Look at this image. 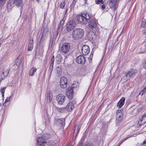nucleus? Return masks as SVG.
<instances>
[{
  "mask_svg": "<svg viewBox=\"0 0 146 146\" xmlns=\"http://www.w3.org/2000/svg\"><path fill=\"white\" fill-rule=\"evenodd\" d=\"M91 17L90 14H84L82 15H78L77 17V19L79 23L85 24L87 23L88 20L90 19Z\"/></svg>",
  "mask_w": 146,
  "mask_h": 146,
  "instance_id": "obj_1",
  "label": "nucleus"
},
{
  "mask_svg": "<svg viewBox=\"0 0 146 146\" xmlns=\"http://www.w3.org/2000/svg\"><path fill=\"white\" fill-rule=\"evenodd\" d=\"M83 30L80 28H78L73 30L72 33V37L74 39H77L80 38L84 35Z\"/></svg>",
  "mask_w": 146,
  "mask_h": 146,
  "instance_id": "obj_2",
  "label": "nucleus"
},
{
  "mask_svg": "<svg viewBox=\"0 0 146 146\" xmlns=\"http://www.w3.org/2000/svg\"><path fill=\"white\" fill-rule=\"evenodd\" d=\"M77 87L74 86L71 87H69L66 90V95L68 98L70 99H72L73 97V93L74 90L76 89V90H77L78 89L77 87L79 84L77 82Z\"/></svg>",
  "mask_w": 146,
  "mask_h": 146,
  "instance_id": "obj_3",
  "label": "nucleus"
},
{
  "mask_svg": "<svg viewBox=\"0 0 146 146\" xmlns=\"http://www.w3.org/2000/svg\"><path fill=\"white\" fill-rule=\"evenodd\" d=\"M76 25L75 21L74 20L70 21L67 24L66 29L68 32H70L74 29Z\"/></svg>",
  "mask_w": 146,
  "mask_h": 146,
  "instance_id": "obj_4",
  "label": "nucleus"
},
{
  "mask_svg": "<svg viewBox=\"0 0 146 146\" xmlns=\"http://www.w3.org/2000/svg\"><path fill=\"white\" fill-rule=\"evenodd\" d=\"M56 100L59 104H63L66 100L65 96L63 94H59L56 96Z\"/></svg>",
  "mask_w": 146,
  "mask_h": 146,
  "instance_id": "obj_5",
  "label": "nucleus"
},
{
  "mask_svg": "<svg viewBox=\"0 0 146 146\" xmlns=\"http://www.w3.org/2000/svg\"><path fill=\"white\" fill-rule=\"evenodd\" d=\"M70 46L68 43H63L61 48V51L64 53L67 52L69 50Z\"/></svg>",
  "mask_w": 146,
  "mask_h": 146,
  "instance_id": "obj_6",
  "label": "nucleus"
},
{
  "mask_svg": "<svg viewBox=\"0 0 146 146\" xmlns=\"http://www.w3.org/2000/svg\"><path fill=\"white\" fill-rule=\"evenodd\" d=\"M49 32V30L47 28L44 29L40 36V40L44 41L47 37Z\"/></svg>",
  "mask_w": 146,
  "mask_h": 146,
  "instance_id": "obj_7",
  "label": "nucleus"
},
{
  "mask_svg": "<svg viewBox=\"0 0 146 146\" xmlns=\"http://www.w3.org/2000/svg\"><path fill=\"white\" fill-rule=\"evenodd\" d=\"M76 103L75 101L72 102L69 101L68 104L66 106L65 109L68 111H70L72 110L74 108V105Z\"/></svg>",
  "mask_w": 146,
  "mask_h": 146,
  "instance_id": "obj_8",
  "label": "nucleus"
},
{
  "mask_svg": "<svg viewBox=\"0 0 146 146\" xmlns=\"http://www.w3.org/2000/svg\"><path fill=\"white\" fill-rule=\"evenodd\" d=\"M82 52L83 55H87L90 52V48L88 46L86 45H83L82 48Z\"/></svg>",
  "mask_w": 146,
  "mask_h": 146,
  "instance_id": "obj_9",
  "label": "nucleus"
},
{
  "mask_svg": "<svg viewBox=\"0 0 146 146\" xmlns=\"http://www.w3.org/2000/svg\"><path fill=\"white\" fill-rule=\"evenodd\" d=\"M86 61L85 58L82 55H80L76 58V61L78 64H83Z\"/></svg>",
  "mask_w": 146,
  "mask_h": 146,
  "instance_id": "obj_10",
  "label": "nucleus"
},
{
  "mask_svg": "<svg viewBox=\"0 0 146 146\" xmlns=\"http://www.w3.org/2000/svg\"><path fill=\"white\" fill-rule=\"evenodd\" d=\"M60 83L62 88H64L66 87L67 81L65 77H62L60 78Z\"/></svg>",
  "mask_w": 146,
  "mask_h": 146,
  "instance_id": "obj_11",
  "label": "nucleus"
},
{
  "mask_svg": "<svg viewBox=\"0 0 146 146\" xmlns=\"http://www.w3.org/2000/svg\"><path fill=\"white\" fill-rule=\"evenodd\" d=\"M123 117V114L121 110H118L116 115V119L119 121H120Z\"/></svg>",
  "mask_w": 146,
  "mask_h": 146,
  "instance_id": "obj_12",
  "label": "nucleus"
},
{
  "mask_svg": "<svg viewBox=\"0 0 146 146\" xmlns=\"http://www.w3.org/2000/svg\"><path fill=\"white\" fill-rule=\"evenodd\" d=\"M110 1L108 4V6L111 8L115 9L116 8L117 0H109Z\"/></svg>",
  "mask_w": 146,
  "mask_h": 146,
  "instance_id": "obj_13",
  "label": "nucleus"
},
{
  "mask_svg": "<svg viewBox=\"0 0 146 146\" xmlns=\"http://www.w3.org/2000/svg\"><path fill=\"white\" fill-rule=\"evenodd\" d=\"M14 3L13 0H9L8 2L7 9L8 12L10 11L12 9V8L14 6Z\"/></svg>",
  "mask_w": 146,
  "mask_h": 146,
  "instance_id": "obj_14",
  "label": "nucleus"
},
{
  "mask_svg": "<svg viewBox=\"0 0 146 146\" xmlns=\"http://www.w3.org/2000/svg\"><path fill=\"white\" fill-rule=\"evenodd\" d=\"M65 119L64 118H61L57 119L55 122L57 126H62L65 124Z\"/></svg>",
  "mask_w": 146,
  "mask_h": 146,
  "instance_id": "obj_15",
  "label": "nucleus"
},
{
  "mask_svg": "<svg viewBox=\"0 0 146 146\" xmlns=\"http://www.w3.org/2000/svg\"><path fill=\"white\" fill-rule=\"evenodd\" d=\"M127 73L130 78L134 77L136 75L137 73V71L134 69H131L130 71L127 72Z\"/></svg>",
  "mask_w": 146,
  "mask_h": 146,
  "instance_id": "obj_16",
  "label": "nucleus"
},
{
  "mask_svg": "<svg viewBox=\"0 0 146 146\" xmlns=\"http://www.w3.org/2000/svg\"><path fill=\"white\" fill-rule=\"evenodd\" d=\"M142 117V118L138 121L139 124L140 125H143L146 123V114H144Z\"/></svg>",
  "mask_w": 146,
  "mask_h": 146,
  "instance_id": "obj_17",
  "label": "nucleus"
},
{
  "mask_svg": "<svg viewBox=\"0 0 146 146\" xmlns=\"http://www.w3.org/2000/svg\"><path fill=\"white\" fill-rule=\"evenodd\" d=\"M97 23L94 19H92L89 22V27L91 29H93L96 27Z\"/></svg>",
  "mask_w": 146,
  "mask_h": 146,
  "instance_id": "obj_18",
  "label": "nucleus"
},
{
  "mask_svg": "<svg viewBox=\"0 0 146 146\" xmlns=\"http://www.w3.org/2000/svg\"><path fill=\"white\" fill-rule=\"evenodd\" d=\"M125 98L122 97L117 104V106L119 108H121L124 105L125 101Z\"/></svg>",
  "mask_w": 146,
  "mask_h": 146,
  "instance_id": "obj_19",
  "label": "nucleus"
},
{
  "mask_svg": "<svg viewBox=\"0 0 146 146\" xmlns=\"http://www.w3.org/2000/svg\"><path fill=\"white\" fill-rule=\"evenodd\" d=\"M14 3L17 6L21 7L22 5V0H13Z\"/></svg>",
  "mask_w": 146,
  "mask_h": 146,
  "instance_id": "obj_20",
  "label": "nucleus"
},
{
  "mask_svg": "<svg viewBox=\"0 0 146 146\" xmlns=\"http://www.w3.org/2000/svg\"><path fill=\"white\" fill-rule=\"evenodd\" d=\"M36 69L34 67L32 68L29 71V75L30 76H33L35 72H36Z\"/></svg>",
  "mask_w": 146,
  "mask_h": 146,
  "instance_id": "obj_21",
  "label": "nucleus"
},
{
  "mask_svg": "<svg viewBox=\"0 0 146 146\" xmlns=\"http://www.w3.org/2000/svg\"><path fill=\"white\" fill-rule=\"evenodd\" d=\"M130 79V77L129 76L127 75V73L122 78L121 80L123 82H126L128 80Z\"/></svg>",
  "mask_w": 146,
  "mask_h": 146,
  "instance_id": "obj_22",
  "label": "nucleus"
},
{
  "mask_svg": "<svg viewBox=\"0 0 146 146\" xmlns=\"http://www.w3.org/2000/svg\"><path fill=\"white\" fill-rule=\"evenodd\" d=\"M44 139L42 137H39L37 139V144L38 145L43 144L42 143L44 142Z\"/></svg>",
  "mask_w": 146,
  "mask_h": 146,
  "instance_id": "obj_23",
  "label": "nucleus"
},
{
  "mask_svg": "<svg viewBox=\"0 0 146 146\" xmlns=\"http://www.w3.org/2000/svg\"><path fill=\"white\" fill-rule=\"evenodd\" d=\"M80 128V127L79 125H76L75 126L73 133L74 135L76 136L77 135L78 132Z\"/></svg>",
  "mask_w": 146,
  "mask_h": 146,
  "instance_id": "obj_24",
  "label": "nucleus"
},
{
  "mask_svg": "<svg viewBox=\"0 0 146 146\" xmlns=\"http://www.w3.org/2000/svg\"><path fill=\"white\" fill-rule=\"evenodd\" d=\"M55 71L57 73V74L58 76H60L62 74V71L61 68L59 67H57L56 68Z\"/></svg>",
  "mask_w": 146,
  "mask_h": 146,
  "instance_id": "obj_25",
  "label": "nucleus"
},
{
  "mask_svg": "<svg viewBox=\"0 0 146 146\" xmlns=\"http://www.w3.org/2000/svg\"><path fill=\"white\" fill-rule=\"evenodd\" d=\"M52 99V94L50 92H48L47 94V100L48 102H51Z\"/></svg>",
  "mask_w": 146,
  "mask_h": 146,
  "instance_id": "obj_26",
  "label": "nucleus"
},
{
  "mask_svg": "<svg viewBox=\"0 0 146 146\" xmlns=\"http://www.w3.org/2000/svg\"><path fill=\"white\" fill-rule=\"evenodd\" d=\"M58 63H59L62 60V57L60 55L58 56L56 58Z\"/></svg>",
  "mask_w": 146,
  "mask_h": 146,
  "instance_id": "obj_27",
  "label": "nucleus"
},
{
  "mask_svg": "<svg viewBox=\"0 0 146 146\" xmlns=\"http://www.w3.org/2000/svg\"><path fill=\"white\" fill-rule=\"evenodd\" d=\"M146 87H145L143 89L141 90L139 93V95H141V96L146 92Z\"/></svg>",
  "mask_w": 146,
  "mask_h": 146,
  "instance_id": "obj_28",
  "label": "nucleus"
},
{
  "mask_svg": "<svg viewBox=\"0 0 146 146\" xmlns=\"http://www.w3.org/2000/svg\"><path fill=\"white\" fill-rule=\"evenodd\" d=\"M33 48V44H29L27 47V50L29 51H31Z\"/></svg>",
  "mask_w": 146,
  "mask_h": 146,
  "instance_id": "obj_29",
  "label": "nucleus"
},
{
  "mask_svg": "<svg viewBox=\"0 0 146 146\" xmlns=\"http://www.w3.org/2000/svg\"><path fill=\"white\" fill-rule=\"evenodd\" d=\"M6 2V0H0V7H2Z\"/></svg>",
  "mask_w": 146,
  "mask_h": 146,
  "instance_id": "obj_30",
  "label": "nucleus"
},
{
  "mask_svg": "<svg viewBox=\"0 0 146 146\" xmlns=\"http://www.w3.org/2000/svg\"><path fill=\"white\" fill-rule=\"evenodd\" d=\"M95 3L97 4H99L100 3L103 4L104 2L103 0H95Z\"/></svg>",
  "mask_w": 146,
  "mask_h": 146,
  "instance_id": "obj_31",
  "label": "nucleus"
},
{
  "mask_svg": "<svg viewBox=\"0 0 146 146\" xmlns=\"http://www.w3.org/2000/svg\"><path fill=\"white\" fill-rule=\"evenodd\" d=\"M146 23V20L144 18L142 19V26L144 27Z\"/></svg>",
  "mask_w": 146,
  "mask_h": 146,
  "instance_id": "obj_32",
  "label": "nucleus"
},
{
  "mask_svg": "<svg viewBox=\"0 0 146 146\" xmlns=\"http://www.w3.org/2000/svg\"><path fill=\"white\" fill-rule=\"evenodd\" d=\"M5 88V87H4L2 88L1 89V92L2 93V95L3 97H4V92Z\"/></svg>",
  "mask_w": 146,
  "mask_h": 146,
  "instance_id": "obj_33",
  "label": "nucleus"
},
{
  "mask_svg": "<svg viewBox=\"0 0 146 146\" xmlns=\"http://www.w3.org/2000/svg\"><path fill=\"white\" fill-rule=\"evenodd\" d=\"M23 62V60L21 59L19 60H18L17 61V62H16V64L19 66L20 65V64H21Z\"/></svg>",
  "mask_w": 146,
  "mask_h": 146,
  "instance_id": "obj_34",
  "label": "nucleus"
},
{
  "mask_svg": "<svg viewBox=\"0 0 146 146\" xmlns=\"http://www.w3.org/2000/svg\"><path fill=\"white\" fill-rule=\"evenodd\" d=\"M65 6V3L64 2H61L60 4V7L63 8Z\"/></svg>",
  "mask_w": 146,
  "mask_h": 146,
  "instance_id": "obj_35",
  "label": "nucleus"
},
{
  "mask_svg": "<svg viewBox=\"0 0 146 146\" xmlns=\"http://www.w3.org/2000/svg\"><path fill=\"white\" fill-rule=\"evenodd\" d=\"M141 146H146V139L143 141V143L141 145Z\"/></svg>",
  "mask_w": 146,
  "mask_h": 146,
  "instance_id": "obj_36",
  "label": "nucleus"
},
{
  "mask_svg": "<svg viewBox=\"0 0 146 146\" xmlns=\"http://www.w3.org/2000/svg\"><path fill=\"white\" fill-rule=\"evenodd\" d=\"M11 97V96H10L7 98V99L5 100L4 102L5 103H6L7 102H9V101Z\"/></svg>",
  "mask_w": 146,
  "mask_h": 146,
  "instance_id": "obj_37",
  "label": "nucleus"
},
{
  "mask_svg": "<svg viewBox=\"0 0 146 146\" xmlns=\"http://www.w3.org/2000/svg\"><path fill=\"white\" fill-rule=\"evenodd\" d=\"M143 66L145 69H146V60L144 61L143 63Z\"/></svg>",
  "mask_w": 146,
  "mask_h": 146,
  "instance_id": "obj_38",
  "label": "nucleus"
},
{
  "mask_svg": "<svg viewBox=\"0 0 146 146\" xmlns=\"http://www.w3.org/2000/svg\"><path fill=\"white\" fill-rule=\"evenodd\" d=\"M128 137H125L123 139V140H121V142L120 143L119 145H120L123 142V141H125V140H126L128 138Z\"/></svg>",
  "mask_w": 146,
  "mask_h": 146,
  "instance_id": "obj_39",
  "label": "nucleus"
},
{
  "mask_svg": "<svg viewBox=\"0 0 146 146\" xmlns=\"http://www.w3.org/2000/svg\"><path fill=\"white\" fill-rule=\"evenodd\" d=\"M33 39L31 40V39L29 40V44H33Z\"/></svg>",
  "mask_w": 146,
  "mask_h": 146,
  "instance_id": "obj_40",
  "label": "nucleus"
},
{
  "mask_svg": "<svg viewBox=\"0 0 146 146\" xmlns=\"http://www.w3.org/2000/svg\"><path fill=\"white\" fill-rule=\"evenodd\" d=\"M106 8V5L104 4H103L102 6V8L103 10H104Z\"/></svg>",
  "mask_w": 146,
  "mask_h": 146,
  "instance_id": "obj_41",
  "label": "nucleus"
},
{
  "mask_svg": "<svg viewBox=\"0 0 146 146\" xmlns=\"http://www.w3.org/2000/svg\"><path fill=\"white\" fill-rule=\"evenodd\" d=\"M51 144L52 146H55L56 145V142L52 143Z\"/></svg>",
  "mask_w": 146,
  "mask_h": 146,
  "instance_id": "obj_42",
  "label": "nucleus"
},
{
  "mask_svg": "<svg viewBox=\"0 0 146 146\" xmlns=\"http://www.w3.org/2000/svg\"><path fill=\"white\" fill-rule=\"evenodd\" d=\"M76 3V1H75V0H74L72 2V4H73L74 6L75 5Z\"/></svg>",
  "mask_w": 146,
  "mask_h": 146,
  "instance_id": "obj_43",
  "label": "nucleus"
},
{
  "mask_svg": "<svg viewBox=\"0 0 146 146\" xmlns=\"http://www.w3.org/2000/svg\"><path fill=\"white\" fill-rule=\"evenodd\" d=\"M54 56H53L52 58V62H54Z\"/></svg>",
  "mask_w": 146,
  "mask_h": 146,
  "instance_id": "obj_44",
  "label": "nucleus"
},
{
  "mask_svg": "<svg viewBox=\"0 0 146 146\" xmlns=\"http://www.w3.org/2000/svg\"><path fill=\"white\" fill-rule=\"evenodd\" d=\"M53 64H54V62H52L51 64V65H52V66H53Z\"/></svg>",
  "mask_w": 146,
  "mask_h": 146,
  "instance_id": "obj_45",
  "label": "nucleus"
},
{
  "mask_svg": "<svg viewBox=\"0 0 146 146\" xmlns=\"http://www.w3.org/2000/svg\"><path fill=\"white\" fill-rule=\"evenodd\" d=\"M39 145V146H46L43 144H41L40 145Z\"/></svg>",
  "mask_w": 146,
  "mask_h": 146,
  "instance_id": "obj_46",
  "label": "nucleus"
},
{
  "mask_svg": "<svg viewBox=\"0 0 146 146\" xmlns=\"http://www.w3.org/2000/svg\"><path fill=\"white\" fill-rule=\"evenodd\" d=\"M67 10H68V9H67L66 10V11H65V14H66L67 12Z\"/></svg>",
  "mask_w": 146,
  "mask_h": 146,
  "instance_id": "obj_47",
  "label": "nucleus"
},
{
  "mask_svg": "<svg viewBox=\"0 0 146 146\" xmlns=\"http://www.w3.org/2000/svg\"><path fill=\"white\" fill-rule=\"evenodd\" d=\"M67 10H68V9H67L66 10V11H65V14H66L67 12Z\"/></svg>",
  "mask_w": 146,
  "mask_h": 146,
  "instance_id": "obj_48",
  "label": "nucleus"
},
{
  "mask_svg": "<svg viewBox=\"0 0 146 146\" xmlns=\"http://www.w3.org/2000/svg\"><path fill=\"white\" fill-rule=\"evenodd\" d=\"M143 33H146V29L144 31Z\"/></svg>",
  "mask_w": 146,
  "mask_h": 146,
  "instance_id": "obj_49",
  "label": "nucleus"
},
{
  "mask_svg": "<svg viewBox=\"0 0 146 146\" xmlns=\"http://www.w3.org/2000/svg\"><path fill=\"white\" fill-rule=\"evenodd\" d=\"M2 42L1 41H0V46H1V44H2Z\"/></svg>",
  "mask_w": 146,
  "mask_h": 146,
  "instance_id": "obj_50",
  "label": "nucleus"
},
{
  "mask_svg": "<svg viewBox=\"0 0 146 146\" xmlns=\"http://www.w3.org/2000/svg\"><path fill=\"white\" fill-rule=\"evenodd\" d=\"M84 0L85 1V3H86V1H87V0Z\"/></svg>",
  "mask_w": 146,
  "mask_h": 146,
  "instance_id": "obj_51",
  "label": "nucleus"
},
{
  "mask_svg": "<svg viewBox=\"0 0 146 146\" xmlns=\"http://www.w3.org/2000/svg\"><path fill=\"white\" fill-rule=\"evenodd\" d=\"M145 48H146V45H145Z\"/></svg>",
  "mask_w": 146,
  "mask_h": 146,
  "instance_id": "obj_52",
  "label": "nucleus"
},
{
  "mask_svg": "<svg viewBox=\"0 0 146 146\" xmlns=\"http://www.w3.org/2000/svg\"><path fill=\"white\" fill-rule=\"evenodd\" d=\"M0 106H1V104H0Z\"/></svg>",
  "mask_w": 146,
  "mask_h": 146,
  "instance_id": "obj_53",
  "label": "nucleus"
},
{
  "mask_svg": "<svg viewBox=\"0 0 146 146\" xmlns=\"http://www.w3.org/2000/svg\"><path fill=\"white\" fill-rule=\"evenodd\" d=\"M80 72H78V74H79L80 73Z\"/></svg>",
  "mask_w": 146,
  "mask_h": 146,
  "instance_id": "obj_54",
  "label": "nucleus"
},
{
  "mask_svg": "<svg viewBox=\"0 0 146 146\" xmlns=\"http://www.w3.org/2000/svg\"><path fill=\"white\" fill-rule=\"evenodd\" d=\"M4 74V72H3V74Z\"/></svg>",
  "mask_w": 146,
  "mask_h": 146,
  "instance_id": "obj_55",
  "label": "nucleus"
},
{
  "mask_svg": "<svg viewBox=\"0 0 146 146\" xmlns=\"http://www.w3.org/2000/svg\"><path fill=\"white\" fill-rule=\"evenodd\" d=\"M38 0H36V1H38Z\"/></svg>",
  "mask_w": 146,
  "mask_h": 146,
  "instance_id": "obj_56",
  "label": "nucleus"
}]
</instances>
